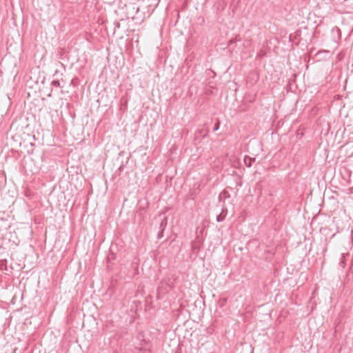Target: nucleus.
Masks as SVG:
<instances>
[{"label": "nucleus", "mask_w": 353, "mask_h": 353, "mask_svg": "<svg viewBox=\"0 0 353 353\" xmlns=\"http://www.w3.org/2000/svg\"><path fill=\"white\" fill-rule=\"evenodd\" d=\"M195 135L197 138L203 139L208 135V130L204 128L199 129L196 132Z\"/></svg>", "instance_id": "obj_3"}, {"label": "nucleus", "mask_w": 353, "mask_h": 353, "mask_svg": "<svg viewBox=\"0 0 353 353\" xmlns=\"http://www.w3.org/2000/svg\"><path fill=\"white\" fill-rule=\"evenodd\" d=\"M148 298V299H150L151 295H149Z\"/></svg>", "instance_id": "obj_14"}, {"label": "nucleus", "mask_w": 353, "mask_h": 353, "mask_svg": "<svg viewBox=\"0 0 353 353\" xmlns=\"http://www.w3.org/2000/svg\"><path fill=\"white\" fill-rule=\"evenodd\" d=\"M167 223H168V218L164 216L162 219V220H161V223L159 224V229L163 231L165 230L166 225H167Z\"/></svg>", "instance_id": "obj_4"}, {"label": "nucleus", "mask_w": 353, "mask_h": 353, "mask_svg": "<svg viewBox=\"0 0 353 353\" xmlns=\"http://www.w3.org/2000/svg\"><path fill=\"white\" fill-rule=\"evenodd\" d=\"M52 85L55 87H61V84L59 80H53L52 81Z\"/></svg>", "instance_id": "obj_8"}, {"label": "nucleus", "mask_w": 353, "mask_h": 353, "mask_svg": "<svg viewBox=\"0 0 353 353\" xmlns=\"http://www.w3.org/2000/svg\"><path fill=\"white\" fill-rule=\"evenodd\" d=\"M148 298V299H150L151 295H149Z\"/></svg>", "instance_id": "obj_13"}, {"label": "nucleus", "mask_w": 353, "mask_h": 353, "mask_svg": "<svg viewBox=\"0 0 353 353\" xmlns=\"http://www.w3.org/2000/svg\"><path fill=\"white\" fill-rule=\"evenodd\" d=\"M227 213H228L227 208L225 207H223L221 208V213L216 216V221L217 222L223 221L225 219V217L227 216Z\"/></svg>", "instance_id": "obj_2"}, {"label": "nucleus", "mask_w": 353, "mask_h": 353, "mask_svg": "<svg viewBox=\"0 0 353 353\" xmlns=\"http://www.w3.org/2000/svg\"><path fill=\"white\" fill-rule=\"evenodd\" d=\"M220 124H221V122H220L219 119H216V122H215L214 128H213L214 132H216L219 129Z\"/></svg>", "instance_id": "obj_7"}, {"label": "nucleus", "mask_w": 353, "mask_h": 353, "mask_svg": "<svg viewBox=\"0 0 353 353\" xmlns=\"http://www.w3.org/2000/svg\"><path fill=\"white\" fill-rule=\"evenodd\" d=\"M322 52V51H319V52H318V54H319V53H320V52ZM323 52H325V53H329V51H328V50H323Z\"/></svg>", "instance_id": "obj_12"}, {"label": "nucleus", "mask_w": 353, "mask_h": 353, "mask_svg": "<svg viewBox=\"0 0 353 353\" xmlns=\"http://www.w3.org/2000/svg\"><path fill=\"white\" fill-rule=\"evenodd\" d=\"M342 257L343 259H345V254H342ZM340 265L342 267V268H344L345 265V263L344 261V259L341 260L339 263Z\"/></svg>", "instance_id": "obj_9"}, {"label": "nucleus", "mask_w": 353, "mask_h": 353, "mask_svg": "<svg viewBox=\"0 0 353 353\" xmlns=\"http://www.w3.org/2000/svg\"><path fill=\"white\" fill-rule=\"evenodd\" d=\"M227 300V298H221L218 301L219 306L220 307H223L226 304Z\"/></svg>", "instance_id": "obj_5"}, {"label": "nucleus", "mask_w": 353, "mask_h": 353, "mask_svg": "<svg viewBox=\"0 0 353 353\" xmlns=\"http://www.w3.org/2000/svg\"><path fill=\"white\" fill-rule=\"evenodd\" d=\"M173 288V281L171 278H165L163 279L157 290V298L161 299L164 295L168 294Z\"/></svg>", "instance_id": "obj_1"}, {"label": "nucleus", "mask_w": 353, "mask_h": 353, "mask_svg": "<svg viewBox=\"0 0 353 353\" xmlns=\"http://www.w3.org/2000/svg\"><path fill=\"white\" fill-rule=\"evenodd\" d=\"M255 161V159H252L250 157L248 158V159L247 158H245V164L246 165V166L248 167H251L252 166V162Z\"/></svg>", "instance_id": "obj_6"}, {"label": "nucleus", "mask_w": 353, "mask_h": 353, "mask_svg": "<svg viewBox=\"0 0 353 353\" xmlns=\"http://www.w3.org/2000/svg\"><path fill=\"white\" fill-rule=\"evenodd\" d=\"M114 26H115V28H120V23H119V22H118V21H115V22L114 23Z\"/></svg>", "instance_id": "obj_11"}, {"label": "nucleus", "mask_w": 353, "mask_h": 353, "mask_svg": "<svg viewBox=\"0 0 353 353\" xmlns=\"http://www.w3.org/2000/svg\"><path fill=\"white\" fill-rule=\"evenodd\" d=\"M163 231L160 230V231L159 232L158 235H157L158 239H161L163 237Z\"/></svg>", "instance_id": "obj_10"}]
</instances>
